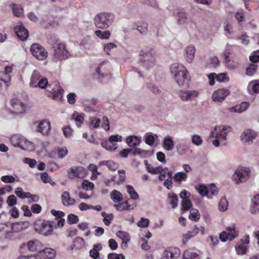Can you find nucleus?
<instances>
[{
  "label": "nucleus",
  "instance_id": "nucleus-1",
  "mask_svg": "<svg viewBox=\"0 0 259 259\" xmlns=\"http://www.w3.org/2000/svg\"><path fill=\"white\" fill-rule=\"evenodd\" d=\"M171 72L179 87H184L188 84L189 76L185 67L181 64H174L171 67Z\"/></svg>",
  "mask_w": 259,
  "mask_h": 259
},
{
  "label": "nucleus",
  "instance_id": "nucleus-2",
  "mask_svg": "<svg viewBox=\"0 0 259 259\" xmlns=\"http://www.w3.org/2000/svg\"><path fill=\"white\" fill-rule=\"evenodd\" d=\"M231 131V127L224 125H217L212 131L209 135L210 138H215L212 143L215 147L220 145V142L227 140V136Z\"/></svg>",
  "mask_w": 259,
  "mask_h": 259
},
{
  "label": "nucleus",
  "instance_id": "nucleus-3",
  "mask_svg": "<svg viewBox=\"0 0 259 259\" xmlns=\"http://www.w3.org/2000/svg\"><path fill=\"white\" fill-rule=\"evenodd\" d=\"M10 142L14 147H18L23 150L31 151L34 149V144L25 137L19 135L12 136Z\"/></svg>",
  "mask_w": 259,
  "mask_h": 259
},
{
  "label": "nucleus",
  "instance_id": "nucleus-4",
  "mask_svg": "<svg viewBox=\"0 0 259 259\" xmlns=\"http://www.w3.org/2000/svg\"><path fill=\"white\" fill-rule=\"evenodd\" d=\"M30 51L33 57L39 61L45 60L48 56L46 49L38 44H33L30 47Z\"/></svg>",
  "mask_w": 259,
  "mask_h": 259
},
{
  "label": "nucleus",
  "instance_id": "nucleus-5",
  "mask_svg": "<svg viewBox=\"0 0 259 259\" xmlns=\"http://www.w3.org/2000/svg\"><path fill=\"white\" fill-rule=\"evenodd\" d=\"M257 133L250 128L245 129L240 136V140L246 145H250L257 137Z\"/></svg>",
  "mask_w": 259,
  "mask_h": 259
},
{
  "label": "nucleus",
  "instance_id": "nucleus-6",
  "mask_svg": "<svg viewBox=\"0 0 259 259\" xmlns=\"http://www.w3.org/2000/svg\"><path fill=\"white\" fill-rule=\"evenodd\" d=\"M110 16L109 14L105 13L98 14L95 18V23L96 26L103 29H107L109 26Z\"/></svg>",
  "mask_w": 259,
  "mask_h": 259
},
{
  "label": "nucleus",
  "instance_id": "nucleus-7",
  "mask_svg": "<svg viewBox=\"0 0 259 259\" xmlns=\"http://www.w3.org/2000/svg\"><path fill=\"white\" fill-rule=\"evenodd\" d=\"M248 168H237L232 176V179L236 184L245 182L249 177Z\"/></svg>",
  "mask_w": 259,
  "mask_h": 259
},
{
  "label": "nucleus",
  "instance_id": "nucleus-8",
  "mask_svg": "<svg viewBox=\"0 0 259 259\" xmlns=\"http://www.w3.org/2000/svg\"><path fill=\"white\" fill-rule=\"evenodd\" d=\"M122 137L120 135H113L109 138V140L103 142L101 146L108 150H114L117 148V144L114 143L116 142H121Z\"/></svg>",
  "mask_w": 259,
  "mask_h": 259
},
{
  "label": "nucleus",
  "instance_id": "nucleus-9",
  "mask_svg": "<svg viewBox=\"0 0 259 259\" xmlns=\"http://www.w3.org/2000/svg\"><path fill=\"white\" fill-rule=\"evenodd\" d=\"M67 172L69 175V177L73 178L76 177L80 179H82L87 175V170L82 166H73L68 170Z\"/></svg>",
  "mask_w": 259,
  "mask_h": 259
},
{
  "label": "nucleus",
  "instance_id": "nucleus-10",
  "mask_svg": "<svg viewBox=\"0 0 259 259\" xmlns=\"http://www.w3.org/2000/svg\"><path fill=\"white\" fill-rule=\"evenodd\" d=\"M53 224H55V222L53 221H43L40 224L39 233L45 236L52 235Z\"/></svg>",
  "mask_w": 259,
  "mask_h": 259
},
{
  "label": "nucleus",
  "instance_id": "nucleus-11",
  "mask_svg": "<svg viewBox=\"0 0 259 259\" xmlns=\"http://www.w3.org/2000/svg\"><path fill=\"white\" fill-rule=\"evenodd\" d=\"M68 52L64 44L59 43L55 47V56L59 59H64L68 57Z\"/></svg>",
  "mask_w": 259,
  "mask_h": 259
},
{
  "label": "nucleus",
  "instance_id": "nucleus-12",
  "mask_svg": "<svg viewBox=\"0 0 259 259\" xmlns=\"http://www.w3.org/2000/svg\"><path fill=\"white\" fill-rule=\"evenodd\" d=\"M199 94L196 90H182L180 92V97L182 100L187 101L197 97Z\"/></svg>",
  "mask_w": 259,
  "mask_h": 259
},
{
  "label": "nucleus",
  "instance_id": "nucleus-13",
  "mask_svg": "<svg viewBox=\"0 0 259 259\" xmlns=\"http://www.w3.org/2000/svg\"><path fill=\"white\" fill-rule=\"evenodd\" d=\"M230 92L226 89H219L215 91L212 95V99L214 102H221L229 94Z\"/></svg>",
  "mask_w": 259,
  "mask_h": 259
},
{
  "label": "nucleus",
  "instance_id": "nucleus-14",
  "mask_svg": "<svg viewBox=\"0 0 259 259\" xmlns=\"http://www.w3.org/2000/svg\"><path fill=\"white\" fill-rule=\"evenodd\" d=\"M14 30L18 37L22 40H25L28 37V31L22 24L16 26Z\"/></svg>",
  "mask_w": 259,
  "mask_h": 259
},
{
  "label": "nucleus",
  "instance_id": "nucleus-15",
  "mask_svg": "<svg viewBox=\"0 0 259 259\" xmlns=\"http://www.w3.org/2000/svg\"><path fill=\"white\" fill-rule=\"evenodd\" d=\"M162 147L166 151H171L175 147V142L172 137L167 135L163 139Z\"/></svg>",
  "mask_w": 259,
  "mask_h": 259
},
{
  "label": "nucleus",
  "instance_id": "nucleus-16",
  "mask_svg": "<svg viewBox=\"0 0 259 259\" xmlns=\"http://www.w3.org/2000/svg\"><path fill=\"white\" fill-rule=\"evenodd\" d=\"M51 212L57 221V226H58V227H62L64 226L65 220L63 217L65 215L63 211H57L54 209H52Z\"/></svg>",
  "mask_w": 259,
  "mask_h": 259
},
{
  "label": "nucleus",
  "instance_id": "nucleus-17",
  "mask_svg": "<svg viewBox=\"0 0 259 259\" xmlns=\"http://www.w3.org/2000/svg\"><path fill=\"white\" fill-rule=\"evenodd\" d=\"M61 200L63 204L65 206L73 205L75 203V200L71 197L67 191H64L61 195Z\"/></svg>",
  "mask_w": 259,
  "mask_h": 259
},
{
  "label": "nucleus",
  "instance_id": "nucleus-18",
  "mask_svg": "<svg viewBox=\"0 0 259 259\" xmlns=\"http://www.w3.org/2000/svg\"><path fill=\"white\" fill-rule=\"evenodd\" d=\"M38 127L40 133L44 135H47L51 130V123L48 120H43L40 122Z\"/></svg>",
  "mask_w": 259,
  "mask_h": 259
},
{
  "label": "nucleus",
  "instance_id": "nucleus-19",
  "mask_svg": "<svg viewBox=\"0 0 259 259\" xmlns=\"http://www.w3.org/2000/svg\"><path fill=\"white\" fill-rule=\"evenodd\" d=\"M39 255L44 257V259H53L55 257V251L51 248H45L42 250L40 249Z\"/></svg>",
  "mask_w": 259,
  "mask_h": 259
},
{
  "label": "nucleus",
  "instance_id": "nucleus-20",
  "mask_svg": "<svg viewBox=\"0 0 259 259\" xmlns=\"http://www.w3.org/2000/svg\"><path fill=\"white\" fill-rule=\"evenodd\" d=\"M10 7L14 16L17 17L23 16L24 9L22 6L13 3L10 5Z\"/></svg>",
  "mask_w": 259,
  "mask_h": 259
},
{
  "label": "nucleus",
  "instance_id": "nucleus-21",
  "mask_svg": "<svg viewBox=\"0 0 259 259\" xmlns=\"http://www.w3.org/2000/svg\"><path fill=\"white\" fill-rule=\"evenodd\" d=\"M199 232V228L196 226H194L191 231H189L183 237L182 242L183 243H186L192 238L195 236Z\"/></svg>",
  "mask_w": 259,
  "mask_h": 259
},
{
  "label": "nucleus",
  "instance_id": "nucleus-22",
  "mask_svg": "<svg viewBox=\"0 0 259 259\" xmlns=\"http://www.w3.org/2000/svg\"><path fill=\"white\" fill-rule=\"evenodd\" d=\"M41 77L40 73L38 71H34L30 77L29 85L32 88H36V85Z\"/></svg>",
  "mask_w": 259,
  "mask_h": 259
},
{
  "label": "nucleus",
  "instance_id": "nucleus-23",
  "mask_svg": "<svg viewBox=\"0 0 259 259\" xmlns=\"http://www.w3.org/2000/svg\"><path fill=\"white\" fill-rule=\"evenodd\" d=\"M185 51L187 61L192 62L195 57V48L193 46H189L186 48Z\"/></svg>",
  "mask_w": 259,
  "mask_h": 259
},
{
  "label": "nucleus",
  "instance_id": "nucleus-24",
  "mask_svg": "<svg viewBox=\"0 0 259 259\" xmlns=\"http://www.w3.org/2000/svg\"><path fill=\"white\" fill-rule=\"evenodd\" d=\"M249 107V103L247 102H243L240 105L235 106L229 109L230 112L241 113L246 111Z\"/></svg>",
  "mask_w": 259,
  "mask_h": 259
},
{
  "label": "nucleus",
  "instance_id": "nucleus-25",
  "mask_svg": "<svg viewBox=\"0 0 259 259\" xmlns=\"http://www.w3.org/2000/svg\"><path fill=\"white\" fill-rule=\"evenodd\" d=\"M41 243L37 240L29 241L26 245L27 249L30 251H40V249L38 247L40 246Z\"/></svg>",
  "mask_w": 259,
  "mask_h": 259
},
{
  "label": "nucleus",
  "instance_id": "nucleus-26",
  "mask_svg": "<svg viewBox=\"0 0 259 259\" xmlns=\"http://www.w3.org/2000/svg\"><path fill=\"white\" fill-rule=\"evenodd\" d=\"M177 152L180 155H183L186 153L190 149V146L186 143H179L177 147Z\"/></svg>",
  "mask_w": 259,
  "mask_h": 259
},
{
  "label": "nucleus",
  "instance_id": "nucleus-27",
  "mask_svg": "<svg viewBox=\"0 0 259 259\" xmlns=\"http://www.w3.org/2000/svg\"><path fill=\"white\" fill-rule=\"evenodd\" d=\"M114 207L116 208L117 210L123 211L125 210L133 209L135 206H131L128 204V201H126L124 202L120 203L119 204H114Z\"/></svg>",
  "mask_w": 259,
  "mask_h": 259
},
{
  "label": "nucleus",
  "instance_id": "nucleus-28",
  "mask_svg": "<svg viewBox=\"0 0 259 259\" xmlns=\"http://www.w3.org/2000/svg\"><path fill=\"white\" fill-rule=\"evenodd\" d=\"M126 143L130 147H135L140 144L141 140L136 136H131L127 138Z\"/></svg>",
  "mask_w": 259,
  "mask_h": 259
},
{
  "label": "nucleus",
  "instance_id": "nucleus-29",
  "mask_svg": "<svg viewBox=\"0 0 259 259\" xmlns=\"http://www.w3.org/2000/svg\"><path fill=\"white\" fill-rule=\"evenodd\" d=\"M219 191L217 187L213 184H210L208 187L207 198L212 199L213 197L217 196Z\"/></svg>",
  "mask_w": 259,
  "mask_h": 259
},
{
  "label": "nucleus",
  "instance_id": "nucleus-30",
  "mask_svg": "<svg viewBox=\"0 0 259 259\" xmlns=\"http://www.w3.org/2000/svg\"><path fill=\"white\" fill-rule=\"evenodd\" d=\"M110 196L111 199L115 203L120 202L123 200L122 194L116 190H114L111 192Z\"/></svg>",
  "mask_w": 259,
  "mask_h": 259
},
{
  "label": "nucleus",
  "instance_id": "nucleus-31",
  "mask_svg": "<svg viewBox=\"0 0 259 259\" xmlns=\"http://www.w3.org/2000/svg\"><path fill=\"white\" fill-rule=\"evenodd\" d=\"M11 104L12 106H15V105L20 104V106H21L22 108L23 109V110L22 111V112H26L29 111V109H30V107L24 104L23 103L20 102L19 100L18 99L14 98L12 99L11 100Z\"/></svg>",
  "mask_w": 259,
  "mask_h": 259
},
{
  "label": "nucleus",
  "instance_id": "nucleus-32",
  "mask_svg": "<svg viewBox=\"0 0 259 259\" xmlns=\"http://www.w3.org/2000/svg\"><path fill=\"white\" fill-rule=\"evenodd\" d=\"M187 175L183 172H178L174 176L175 181L179 183H181L183 181H185L187 178Z\"/></svg>",
  "mask_w": 259,
  "mask_h": 259
},
{
  "label": "nucleus",
  "instance_id": "nucleus-33",
  "mask_svg": "<svg viewBox=\"0 0 259 259\" xmlns=\"http://www.w3.org/2000/svg\"><path fill=\"white\" fill-rule=\"evenodd\" d=\"M178 256V254L174 252L172 250H165L162 254L160 259H172Z\"/></svg>",
  "mask_w": 259,
  "mask_h": 259
},
{
  "label": "nucleus",
  "instance_id": "nucleus-34",
  "mask_svg": "<svg viewBox=\"0 0 259 259\" xmlns=\"http://www.w3.org/2000/svg\"><path fill=\"white\" fill-rule=\"evenodd\" d=\"M237 38L243 46H247L250 43L249 37L246 33H243L238 35Z\"/></svg>",
  "mask_w": 259,
  "mask_h": 259
},
{
  "label": "nucleus",
  "instance_id": "nucleus-35",
  "mask_svg": "<svg viewBox=\"0 0 259 259\" xmlns=\"http://www.w3.org/2000/svg\"><path fill=\"white\" fill-rule=\"evenodd\" d=\"M228 206V202L227 201L226 198L225 197H223L219 203L218 205V208L221 211H226Z\"/></svg>",
  "mask_w": 259,
  "mask_h": 259
},
{
  "label": "nucleus",
  "instance_id": "nucleus-36",
  "mask_svg": "<svg viewBox=\"0 0 259 259\" xmlns=\"http://www.w3.org/2000/svg\"><path fill=\"white\" fill-rule=\"evenodd\" d=\"M16 195L19 198L22 199H24L26 198H29V196H30V193L29 192L25 193L23 191V189L21 188H17L15 192Z\"/></svg>",
  "mask_w": 259,
  "mask_h": 259
},
{
  "label": "nucleus",
  "instance_id": "nucleus-37",
  "mask_svg": "<svg viewBox=\"0 0 259 259\" xmlns=\"http://www.w3.org/2000/svg\"><path fill=\"white\" fill-rule=\"evenodd\" d=\"M192 143L195 146H199L202 144L203 140L201 137L197 134H194L191 137Z\"/></svg>",
  "mask_w": 259,
  "mask_h": 259
},
{
  "label": "nucleus",
  "instance_id": "nucleus-38",
  "mask_svg": "<svg viewBox=\"0 0 259 259\" xmlns=\"http://www.w3.org/2000/svg\"><path fill=\"white\" fill-rule=\"evenodd\" d=\"M127 192L130 195L131 198L134 200H138L139 198L138 194L135 191L133 186L127 185L126 186Z\"/></svg>",
  "mask_w": 259,
  "mask_h": 259
},
{
  "label": "nucleus",
  "instance_id": "nucleus-39",
  "mask_svg": "<svg viewBox=\"0 0 259 259\" xmlns=\"http://www.w3.org/2000/svg\"><path fill=\"white\" fill-rule=\"evenodd\" d=\"M227 230L228 231L227 234L229 237L230 238V240H232L238 236L237 231H236L235 226L234 225L228 227L227 228Z\"/></svg>",
  "mask_w": 259,
  "mask_h": 259
},
{
  "label": "nucleus",
  "instance_id": "nucleus-40",
  "mask_svg": "<svg viewBox=\"0 0 259 259\" xmlns=\"http://www.w3.org/2000/svg\"><path fill=\"white\" fill-rule=\"evenodd\" d=\"M116 48L117 46L115 44L112 42H109L104 45L103 50L106 54L110 55L112 50Z\"/></svg>",
  "mask_w": 259,
  "mask_h": 259
},
{
  "label": "nucleus",
  "instance_id": "nucleus-41",
  "mask_svg": "<svg viewBox=\"0 0 259 259\" xmlns=\"http://www.w3.org/2000/svg\"><path fill=\"white\" fill-rule=\"evenodd\" d=\"M49 85L48 79L45 77H42L40 80H39L38 84H37L36 88L38 87L41 89H46Z\"/></svg>",
  "mask_w": 259,
  "mask_h": 259
},
{
  "label": "nucleus",
  "instance_id": "nucleus-42",
  "mask_svg": "<svg viewBox=\"0 0 259 259\" xmlns=\"http://www.w3.org/2000/svg\"><path fill=\"white\" fill-rule=\"evenodd\" d=\"M252 89L253 92L254 93H259V81L255 80L254 81H252L249 83L248 85V90H250Z\"/></svg>",
  "mask_w": 259,
  "mask_h": 259
},
{
  "label": "nucleus",
  "instance_id": "nucleus-43",
  "mask_svg": "<svg viewBox=\"0 0 259 259\" xmlns=\"http://www.w3.org/2000/svg\"><path fill=\"white\" fill-rule=\"evenodd\" d=\"M190 219L194 221H197L200 219V214L198 210L196 209H191L190 211V214L189 215Z\"/></svg>",
  "mask_w": 259,
  "mask_h": 259
},
{
  "label": "nucleus",
  "instance_id": "nucleus-44",
  "mask_svg": "<svg viewBox=\"0 0 259 259\" xmlns=\"http://www.w3.org/2000/svg\"><path fill=\"white\" fill-rule=\"evenodd\" d=\"M96 35L101 39H108L110 36V32L109 31H102L101 30H96Z\"/></svg>",
  "mask_w": 259,
  "mask_h": 259
},
{
  "label": "nucleus",
  "instance_id": "nucleus-45",
  "mask_svg": "<svg viewBox=\"0 0 259 259\" xmlns=\"http://www.w3.org/2000/svg\"><path fill=\"white\" fill-rule=\"evenodd\" d=\"M251 211L252 213L259 211V194H257L254 197L253 205Z\"/></svg>",
  "mask_w": 259,
  "mask_h": 259
},
{
  "label": "nucleus",
  "instance_id": "nucleus-46",
  "mask_svg": "<svg viewBox=\"0 0 259 259\" xmlns=\"http://www.w3.org/2000/svg\"><path fill=\"white\" fill-rule=\"evenodd\" d=\"M198 256L197 253L193 252L191 250H187L184 251L183 257L184 259H194Z\"/></svg>",
  "mask_w": 259,
  "mask_h": 259
},
{
  "label": "nucleus",
  "instance_id": "nucleus-47",
  "mask_svg": "<svg viewBox=\"0 0 259 259\" xmlns=\"http://www.w3.org/2000/svg\"><path fill=\"white\" fill-rule=\"evenodd\" d=\"M229 77L226 73H222L217 74V80L219 82H228L229 81Z\"/></svg>",
  "mask_w": 259,
  "mask_h": 259
},
{
  "label": "nucleus",
  "instance_id": "nucleus-48",
  "mask_svg": "<svg viewBox=\"0 0 259 259\" xmlns=\"http://www.w3.org/2000/svg\"><path fill=\"white\" fill-rule=\"evenodd\" d=\"M99 248H101L99 245H95L92 249L90 251V255L91 257L96 259L99 257V253L98 252Z\"/></svg>",
  "mask_w": 259,
  "mask_h": 259
},
{
  "label": "nucleus",
  "instance_id": "nucleus-49",
  "mask_svg": "<svg viewBox=\"0 0 259 259\" xmlns=\"http://www.w3.org/2000/svg\"><path fill=\"white\" fill-rule=\"evenodd\" d=\"M116 236L124 241H129L130 240L129 234L122 231H118L116 233Z\"/></svg>",
  "mask_w": 259,
  "mask_h": 259
},
{
  "label": "nucleus",
  "instance_id": "nucleus-50",
  "mask_svg": "<svg viewBox=\"0 0 259 259\" xmlns=\"http://www.w3.org/2000/svg\"><path fill=\"white\" fill-rule=\"evenodd\" d=\"M71 119L75 121L78 126H80L83 121V117L80 114H72Z\"/></svg>",
  "mask_w": 259,
  "mask_h": 259
},
{
  "label": "nucleus",
  "instance_id": "nucleus-51",
  "mask_svg": "<svg viewBox=\"0 0 259 259\" xmlns=\"http://www.w3.org/2000/svg\"><path fill=\"white\" fill-rule=\"evenodd\" d=\"M168 197L170 199V204L172 208H176L178 205V197L175 193L168 194Z\"/></svg>",
  "mask_w": 259,
  "mask_h": 259
},
{
  "label": "nucleus",
  "instance_id": "nucleus-52",
  "mask_svg": "<svg viewBox=\"0 0 259 259\" xmlns=\"http://www.w3.org/2000/svg\"><path fill=\"white\" fill-rule=\"evenodd\" d=\"M82 187L83 189L88 191L94 188V184L88 180H84L82 183Z\"/></svg>",
  "mask_w": 259,
  "mask_h": 259
},
{
  "label": "nucleus",
  "instance_id": "nucleus-53",
  "mask_svg": "<svg viewBox=\"0 0 259 259\" xmlns=\"http://www.w3.org/2000/svg\"><path fill=\"white\" fill-rule=\"evenodd\" d=\"M235 250L238 254H244L246 252L247 247L244 245L239 244L236 246Z\"/></svg>",
  "mask_w": 259,
  "mask_h": 259
},
{
  "label": "nucleus",
  "instance_id": "nucleus-54",
  "mask_svg": "<svg viewBox=\"0 0 259 259\" xmlns=\"http://www.w3.org/2000/svg\"><path fill=\"white\" fill-rule=\"evenodd\" d=\"M257 65L251 64L246 70V74L247 75L251 76L255 72L257 68Z\"/></svg>",
  "mask_w": 259,
  "mask_h": 259
},
{
  "label": "nucleus",
  "instance_id": "nucleus-55",
  "mask_svg": "<svg viewBox=\"0 0 259 259\" xmlns=\"http://www.w3.org/2000/svg\"><path fill=\"white\" fill-rule=\"evenodd\" d=\"M106 163L108 168L111 170L114 171L118 168V164L113 161H107Z\"/></svg>",
  "mask_w": 259,
  "mask_h": 259
},
{
  "label": "nucleus",
  "instance_id": "nucleus-56",
  "mask_svg": "<svg viewBox=\"0 0 259 259\" xmlns=\"http://www.w3.org/2000/svg\"><path fill=\"white\" fill-rule=\"evenodd\" d=\"M149 220L148 219L141 218L140 221L137 223V225L140 227L146 228L149 226Z\"/></svg>",
  "mask_w": 259,
  "mask_h": 259
},
{
  "label": "nucleus",
  "instance_id": "nucleus-57",
  "mask_svg": "<svg viewBox=\"0 0 259 259\" xmlns=\"http://www.w3.org/2000/svg\"><path fill=\"white\" fill-rule=\"evenodd\" d=\"M1 180L5 183H12L15 181V179L13 176L6 175L2 177Z\"/></svg>",
  "mask_w": 259,
  "mask_h": 259
},
{
  "label": "nucleus",
  "instance_id": "nucleus-58",
  "mask_svg": "<svg viewBox=\"0 0 259 259\" xmlns=\"http://www.w3.org/2000/svg\"><path fill=\"white\" fill-rule=\"evenodd\" d=\"M12 66H7L5 67V73L8 75V80L2 79V81L5 82V83L9 82L10 81V80H11V76L9 74L12 72Z\"/></svg>",
  "mask_w": 259,
  "mask_h": 259
},
{
  "label": "nucleus",
  "instance_id": "nucleus-59",
  "mask_svg": "<svg viewBox=\"0 0 259 259\" xmlns=\"http://www.w3.org/2000/svg\"><path fill=\"white\" fill-rule=\"evenodd\" d=\"M57 153L60 158H63L67 155L68 150L66 148H58Z\"/></svg>",
  "mask_w": 259,
  "mask_h": 259
},
{
  "label": "nucleus",
  "instance_id": "nucleus-60",
  "mask_svg": "<svg viewBox=\"0 0 259 259\" xmlns=\"http://www.w3.org/2000/svg\"><path fill=\"white\" fill-rule=\"evenodd\" d=\"M198 192L202 196H207L208 194V187L202 185H200L198 189Z\"/></svg>",
  "mask_w": 259,
  "mask_h": 259
},
{
  "label": "nucleus",
  "instance_id": "nucleus-61",
  "mask_svg": "<svg viewBox=\"0 0 259 259\" xmlns=\"http://www.w3.org/2000/svg\"><path fill=\"white\" fill-rule=\"evenodd\" d=\"M79 221L78 217L73 214H69L68 215V221L70 224H74L77 223Z\"/></svg>",
  "mask_w": 259,
  "mask_h": 259
},
{
  "label": "nucleus",
  "instance_id": "nucleus-62",
  "mask_svg": "<svg viewBox=\"0 0 259 259\" xmlns=\"http://www.w3.org/2000/svg\"><path fill=\"white\" fill-rule=\"evenodd\" d=\"M100 120L98 118H92L90 119V126L91 127L97 128L99 126Z\"/></svg>",
  "mask_w": 259,
  "mask_h": 259
},
{
  "label": "nucleus",
  "instance_id": "nucleus-63",
  "mask_svg": "<svg viewBox=\"0 0 259 259\" xmlns=\"http://www.w3.org/2000/svg\"><path fill=\"white\" fill-rule=\"evenodd\" d=\"M7 202L9 206H13L17 203L16 197L14 195H10L7 199Z\"/></svg>",
  "mask_w": 259,
  "mask_h": 259
},
{
  "label": "nucleus",
  "instance_id": "nucleus-64",
  "mask_svg": "<svg viewBox=\"0 0 259 259\" xmlns=\"http://www.w3.org/2000/svg\"><path fill=\"white\" fill-rule=\"evenodd\" d=\"M192 206V202L189 199H184L182 201V207L183 209L185 210H187L189 209Z\"/></svg>",
  "mask_w": 259,
  "mask_h": 259
}]
</instances>
